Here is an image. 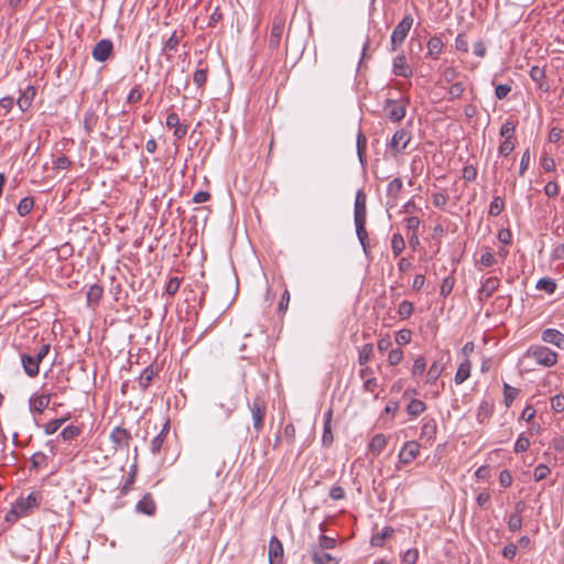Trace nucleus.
I'll use <instances>...</instances> for the list:
<instances>
[{
  "mask_svg": "<svg viewBox=\"0 0 564 564\" xmlns=\"http://www.w3.org/2000/svg\"><path fill=\"white\" fill-rule=\"evenodd\" d=\"M42 495L39 491H32L26 497H20L7 512L6 521L13 523L18 519L29 516L34 509L40 507Z\"/></svg>",
  "mask_w": 564,
  "mask_h": 564,
  "instance_id": "nucleus-1",
  "label": "nucleus"
},
{
  "mask_svg": "<svg viewBox=\"0 0 564 564\" xmlns=\"http://www.w3.org/2000/svg\"><path fill=\"white\" fill-rule=\"evenodd\" d=\"M525 356L532 358L538 365L550 368L557 364L558 355L551 348L541 345H532L525 352Z\"/></svg>",
  "mask_w": 564,
  "mask_h": 564,
  "instance_id": "nucleus-2",
  "label": "nucleus"
},
{
  "mask_svg": "<svg viewBox=\"0 0 564 564\" xmlns=\"http://www.w3.org/2000/svg\"><path fill=\"white\" fill-rule=\"evenodd\" d=\"M286 23V14L279 12L274 15L271 23V30L268 41V47L271 51H278L284 34Z\"/></svg>",
  "mask_w": 564,
  "mask_h": 564,
  "instance_id": "nucleus-3",
  "label": "nucleus"
},
{
  "mask_svg": "<svg viewBox=\"0 0 564 564\" xmlns=\"http://www.w3.org/2000/svg\"><path fill=\"white\" fill-rule=\"evenodd\" d=\"M253 421V430L260 433L264 425V416L267 413V401L260 395H256L248 404Z\"/></svg>",
  "mask_w": 564,
  "mask_h": 564,
  "instance_id": "nucleus-4",
  "label": "nucleus"
},
{
  "mask_svg": "<svg viewBox=\"0 0 564 564\" xmlns=\"http://www.w3.org/2000/svg\"><path fill=\"white\" fill-rule=\"evenodd\" d=\"M406 104L404 99H387L383 106V112L387 119L392 122L401 121L406 113Z\"/></svg>",
  "mask_w": 564,
  "mask_h": 564,
  "instance_id": "nucleus-5",
  "label": "nucleus"
},
{
  "mask_svg": "<svg viewBox=\"0 0 564 564\" xmlns=\"http://www.w3.org/2000/svg\"><path fill=\"white\" fill-rule=\"evenodd\" d=\"M413 24V18L411 14H405L403 19L398 23L391 34V50L395 51L408 36Z\"/></svg>",
  "mask_w": 564,
  "mask_h": 564,
  "instance_id": "nucleus-6",
  "label": "nucleus"
},
{
  "mask_svg": "<svg viewBox=\"0 0 564 564\" xmlns=\"http://www.w3.org/2000/svg\"><path fill=\"white\" fill-rule=\"evenodd\" d=\"M113 53V44L108 39L98 41L91 51V56L97 62H106Z\"/></svg>",
  "mask_w": 564,
  "mask_h": 564,
  "instance_id": "nucleus-7",
  "label": "nucleus"
},
{
  "mask_svg": "<svg viewBox=\"0 0 564 564\" xmlns=\"http://www.w3.org/2000/svg\"><path fill=\"white\" fill-rule=\"evenodd\" d=\"M411 140L410 133L404 129H399L394 132L392 135L391 142H390V151L397 155L401 151L405 150L409 142Z\"/></svg>",
  "mask_w": 564,
  "mask_h": 564,
  "instance_id": "nucleus-8",
  "label": "nucleus"
},
{
  "mask_svg": "<svg viewBox=\"0 0 564 564\" xmlns=\"http://www.w3.org/2000/svg\"><path fill=\"white\" fill-rule=\"evenodd\" d=\"M268 555H269L270 564H282L283 563V555H284L283 544L275 535H273L270 539Z\"/></svg>",
  "mask_w": 564,
  "mask_h": 564,
  "instance_id": "nucleus-9",
  "label": "nucleus"
},
{
  "mask_svg": "<svg viewBox=\"0 0 564 564\" xmlns=\"http://www.w3.org/2000/svg\"><path fill=\"white\" fill-rule=\"evenodd\" d=\"M420 453V444L415 441H408L399 453V459L403 464L413 462Z\"/></svg>",
  "mask_w": 564,
  "mask_h": 564,
  "instance_id": "nucleus-10",
  "label": "nucleus"
},
{
  "mask_svg": "<svg viewBox=\"0 0 564 564\" xmlns=\"http://www.w3.org/2000/svg\"><path fill=\"white\" fill-rule=\"evenodd\" d=\"M392 73L395 76L404 78H409L413 75V69L403 54H400L393 58Z\"/></svg>",
  "mask_w": 564,
  "mask_h": 564,
  "instance_id": "nucleus-11",
  "label": "nucleus"
},
{
  "mask_svg": "<svg viewBox=\"0 0 564 564\" xmlns=\"http://www.w3.org/2000/svg\"><path fill=\"white\" fill-rule=\"evenodd\" d=\"M500 286V280L496 276L487 278L478 291L480 302L488 300Z\"/></svg>",
  "mask_w": 564,
  "mask_h": 564,
  "instance_id": "nucleus-12",
  "label": "nucleus"
},
{
  "mask_svg": "<svg viewBox=\"0 0 564 564\" xmlns=\"http://www.w3.org/2000/svg\"><path fill=\"white\" fill-rule=\"evenodd\" d=\"M541 338L544 343L552 344L564 350V334L555 328H546L542 332Z\"/></svg>",
  "mask_w": 564,
  "mask_h": 564,
  "instance_id": "nucleus-13",
  "label": "nucleus"
},
{
  "mask_svg": "<svg viewBox=\"0 0 564 564\" xmlns=\"http://www.w3.org/2000/svg\"><path fill=\"white\" fill-rule=\"evenodd\" d=\"M21 362H22V367L24 369V372L29 377L34 378V377H36L39 375L41 361H37L35 356H31V355H28V354H22L21 355Z\"/></svg>",
  "mask_w": 564,
  "mask_h": 564,
  "instance_id": "nucleus-14",
  "label": "nucleus"
},
{
  "mask_svg": "<svg viewBox=\"0 0 564 564\" xmlns=\"http://www.w3.org/2000/svg\"><path fill=\"white\" fill-rule=\"evenodd\" d=\"M159 370L154 365L148 366L138 378L139 389L145 391L152 383L153 379L158 376Z\"/></svg>",
  "mask_w": 564,
  "mask_h": 564,
  "instance_id": "nucleus-15",
  "label": "nucleus"
},
{
  "mask_svg": "<svg viewBox=\"0 0 564 564\" xmlns=\"http://www.w3.org/2000/svg\"><path fill=\"white\" fill-rule=\"evenodd\" d=\"M170 429H171L170 421L166 420L165 423L163 424L160 433L151 441L152 454H154V455L160 454V452L163 448V444L166 440V436L170 433Z\"/></svg>",
  "mask_w": 564,
  "mask_h": 564,
  "instance_id": "nucleus-16",
  "label": "nucleus"
},
{
  "mask_svg": "<svg viewBox=\"0 0 564 564\" xmlns=\"http://www.w3.org/2000/svg\"><path fill=\"white\" fill-rule=\"evenodd\" d=\"M529 75L531 79L536 84L538 89L547 93L550 90V85L545 80V70L539 66L531 67Z\"/></svg>",
  "mask_w": 564,
  "mask_h": 564,
  "instance_id": "nucleus-17",
  "label": "nucleus"
},
{
  "mask_svg": "<svg viewBox=\"0 0 564 564\" xmlns=\"http://www.w3.org/2000/svg\"><path fill=\"white\" fill-rule=\"evenodd\" d=\"M367 196L362 189H359L356 194L355 198V210L354 218L355 220L366 219L367 217Z\"/></svg>",
  "mask_w": 564,
  "mask_h": 564,
  "instance_id": "nucleus-18",
  "label": "nucleus"
},
{
  "mask_svg": "<svg viewBox=\"0 0 564 564\" xmlns=\"http://www.w3.org/2000/svg\"><path fill=\"white\" fill-rule=\"evenodd\" d=\"M135 509L140 513H144L147 516H154L156 511V503L151 494H145L141 500L135 506Z\"/></svg>",
  "mask_w": 564,
  "mask_h": 564,
  "instance_id": "nucleus-19",
  "label": "nucleus"
},
{
  "mask_svg": "<svg viewBox=\"0 0 564 564\" xmlns=\"http://www.w3.org/2000/svg\"><path fill=\"white\" fill-rule=\"evenodd\" d=\"M332 419H333V409L329 408L325 413L324 429L322 435V443L324 446H330L334 442V435L332 432Z\"/></svg>",
  "mask_w": 564,
  "mask_h": 564,
  "instance_id": "nucleus-20",
  "label": "nucleus"
},
{
  "mask_svg": "<svg viewBox=\"0 0 564 564\" xmlns=\"http://www.w3.org/2000/svg\"><path fill=\"white\" fill-rule=\"evenodd\" d=\"M311 558L314 564H338V560L325 551L312 546Z\"/></svg>",
  "mask_w": 564,
  "mask_h": 564,
  "instance_id": "nucleus-21",
  "label": "nucleus"
},
{
  "mask_svg": "<svg viewBox=\"0 0 564 564\" xmlns=\"http://www.w3.org/2000/svg\"><path fill=\"white\" fill-rule=\"evenodd\" d=\"M110 438L116 447L128 446L129 441L131 440V434L128 430L118 426L111 432Z\"/></svg>",
  "mask_w": 564,
  "mask_h": 564,
  "instance_id": "nucleus-22",
  "label": "nucleus"
},
{
  "mask_svg": "<svg viewBox=\"0 0 564 564\" xmlns=\"http://www.w3.org/2000/svg\"><path fill=\"white\" fill-rule=\"evenodd\" d=\"M36 95V89L33 86H28L18 99V106L22 111H26Z\"/></svg>",
  "mask_w": 564,
  "mask_h": 564,
  "instance_id": "nucleus-23",
  "label": "nucleus"
},
{
  "mask_svg": "<svg viewBox=\"0 0 564 564\" xmlns=\"http://www.w3.org/2000/svg\"><path fill=\"white\" fill-rule=\"evenodd\" d=\"M437 423L435 419H427L424 421L420 437L426 441H433L436 437Z\"/></svg>",
  "mask_w": 564,
  "mask_h": 564,
  "instance_id": "nucleus-24",
  "label": "nucleus"
},
{
  "mask_svg": "<svg viewBox=\"0 0 564 564\" xmlns=\"http://www.w3.org/2000/svg\"><path fill=\"white\" fill-rule=\"evenodd\" d=\"M394 529L392 527H384L380 532L375 533L370 539V544L376 547H381L384 541L392 536Z\"/></svg>",
  "mask_w": 564,
  "mask_h": 564,
  "instance_id": "nucleus-25",
  "label": "nucleus"
},
{
  "mask_svg": "<svg viewBox=\"0 0 564 564\" xmlns=\"http://www.w3.org/2000/svg\"><path fill=\"white\" fill-rule=\"evenodd\" d=\"M387 446V438L383 434H376L369 443V453L373 456L380 455V453Z\"/></svg>",
  "mask_w": 564,
  "mask_h": 564,
  "instance_id": "nucleus-26",
  "label": "nucleus"
},
{
  "mask_svg": "<svg viewBox=\"0 0 564 564\" xmlns=\"http://www.w3.org/2000/svg\"><path fill=\"white\" fill-rule=\"evenodd\" d=\"M104 294V288L100 284H93L87 291V304L88 306H96L99 304Z\"/></svg>",
  "mask_w": 564,
  "mask_h": 564,
  "instance_id": "nucleus-27",
  "label": "nucleus"
},
{
  "mask_svg": "<svg viewBox=\"0 0 564 564\" xmlns=\"http://www.w3.org/2000/svg\"><path fill=\"white\" fill-rule=\"evenodd\" d=\"M182 36H178L176 31H174L171 36L164 42L162 52L166 56L167 59L172 58L171 52H176L177 46L181 42Z\"/></svg>",
  "mask_w": 564,
  "mask_h": 564,
  "instance_id": "nucleus-28",
  "label": "nucleus"
},
{
  "mask_svg": "<svg viewBox=\"0 0 564 564\" xmlns=\"http://www.w3.org/2000/svg\"><path fill=\"white\" fill-rule=\"evenodd\" d=\"M355 226H356V234H357L358 240L360 241L365 253H367L369 243H368V234L366 230V219L355 220Z\"/></svg>",
  "mask_w": 564,
  "mask_h": 564,
  "instance_id": "nucleus-29",
  "label": "nucleus"
},
{
  "mask_svg": "<svg viewBox=\"0 0 564 564\" xmlns=\"http://www.w3.org/2000/svg\"><path fill=\"white\" fill-rule=\"evenodd\" d=\"M443 50V42L438 36H432L427 42V56L437 59Z\"/></svg>",
  "mask_w": 564,
  "mask_h": 564,
  "instance_id": "nucleus-30",
  "label": "nucleus"
},
{
  "mask_svg": "<svg viewBox=\"0 0 564 564\" xmlns=\"http://www.w3.org/2000/svg\"><path fill=\"white\" fill-rule=\"evenodd\" d=\"M470 370L471 362L468 359H465L463 362H460L454 378L456 384H462L465 382L470 376Z\"/></svg>",
  "mask_w": 564,
  "mask_h": 564,
  "instance_id": "nucleus-31",
  "label": "nucleus"
},
{
  "mask_svg": "<svg viewBox=\"0 0 564 564\" xmlns=\"http://www.w3.org/2000/svg\"><path fill=\"white\" fill-rule=\"evenodd\" d=\"M444 370V365H442L438 361H434L426 373V380L425 382L429 384L435 383L437 379L441 377L442 372Z\"/></svg>",
  "mask_w": 564,
  "mask_h": 564,
  "instance_id": "nucleus-32",
  "label": "nucleus"
},
{
  "mask_svg": "<svg viewBox=\"0 0 564 564\" xmlns=\"http://www.w3.org/2000/svg\"><path fill=\"white\" fill-rule=\"evenodd\" d=\"M425 410H426V404L422 400H419V399H412L406 406V412L412 417L419 416Z\"/></svg>",
  "mask_w": 564,
  "mask_h": 564,
  "instance_id": "nucleus-33",
  "label": "nucleus"
},
{
  "mask_svg": "<svg viewBox=\"0 0 564 564\" xmlns=\"http://www.w3.org/2000/svg\"><path fill=\"white\" fill-rule=\"evenodd\" d=\"M50 401L51 394H41L31 400V408L33 411L42 413L45 409H47Z\"/></svg>",
  "mask_w": 564,
  "mask_h": 564,
  "instance_id": "nucleus-34",
  "label": "nucleus"
},
{
  "mask_svg": "<svg viewBox=\"0 0 564 564\" xmlns=\"http://www.w3.org/2000/svg\"><path fill=\"white\" fill-rule=\"evenodd\" d=\"M98 116L93 109H88L84 115V128L88 134H90L98 122Z\"/></svg>",
  "mask_w": 564,
  "mask_h": 564,
  "instance_id": "nucleus-35",
  "label": "nucleus"
},
{
  "mask_svg": "<svg viewBox=\"0 0 564 564\" xmlns=\"http://www.w3.org/2000/svg\"><path fill=\"white\" fill-rule=\"evenodd\" d=\"M403 187V183L401 178L395 177L393 178L387 187V196L390 197L393 202L398 199L399 193L401 192Z\"/></svg>",
  "mask_w": 564,
  "mask_h": 564,
  "instance_id": "nucleus-36",
  "label": "nucleus"
},
{
  "mask_svg": "<svg viewBox=\"0 0 564 564\" xmlns=\"http://www.w3.org/2000/svg\"><path fill=\"white\" fill-rule=\"evenodd\" d=\"M520 390L511 387L508 383H503V402L507 408H510L514 399L519 395Z\"/></svg>",
  "mask_w": 564,
  "mask_h": 564,
  "instance_id": "nucleus-37",
  "label": "nucleus"
},
{
  "mask_svg": "<svg viewBox=\"0 0 564 564\" xmlns=\"http://www.w3.org/2000/svg\"><path fill=\"white\" fill-rule=\"evenodd\" d=\"M405 248V241L401 234L397 232L392 235L391 238V249L394 257L401 254V252Z\"/></svg>",
  "mask_w": 564,
  "mask_h": 564,
  "instance_id": "nucleus-38",
  "label": "nucleus"
},
{
  "mask_svg": "<svg viewBox=\"0 0 564 564\" xmlns=\"http://www.w3.org/2000/svg\"><path fill=\"white\" fill-rule=\"evenodd\" d=\"M34 206V199L31 196L23 197L17 207V212L20 216L24 217L32 210Z\"/></svg>",
  "mask_w": 564,
  "mask_h": 564,
  "instance_id": "nucleus-39",
  "label": "nucleus"
},
{
  "mask_svg": "<svg viewBox=\"0 0 564 564\" xmlns=\"http://www.w3.org/2000/svg\"><path fill=\"white\" fill-rule=\"evenodd\" d=\"M373 354V345L365 344L358 352V364L365 366L372 357Z\"/></svg>",
  "mask_w": 564,
  "mask_h": 564,
  "instance_id": "nucleus-40",
  "label": "nucleus"
},
{
  "mask_svg": "<svg viewBox=\"0 0 564 564\" xmlns=\"http://www.w3.org/2000/svg\"><path fill=\"white\" fill-rule=\"evenodd\" d=\"M535 288L545 291L547 294H553L556 290V283L551 278H542L536 282Z\"/></svg>",
  "mask_w": 564,
  "mask_h": 564,
  "instance_id": "nucleus-41",
  "label": "nucleus"
},
{
  "mask_svg": "<svg viewBox=\"0 0 564 564\" xmlns=\"http://www.w3.org/2000/svg\"><path fill=\"white\" fill-rule=\"evenodd\" d=\"M454 285H455V278L453 274H449L448 276L444 278L442 281V284H441V291H440L441 295L443 297L448 296L452 293Z\"/></svg>",
  "mask_w": 564,
  "mask_h": 564,
  "instance_id": "nucleus-42",
  "label": "nucleus"
},
{
  "mask_svg": "<svg viewBox=\"0 0 564 564\" xmlns=\"http://www.w3.org/2000/svg\"><path fill=\"white\" fill-rule=\"evenodd\" d=\"M499 133L505 140H512L516 134V124L509 120L506 121L501 126Z\"/></svg>",
  "mask_w": 564,
  "mask_h": 564,
  "instance_id": "nucleus-43",
  "label": "nucleus"
},
{
  "mask_svg": "<svg viewBox=\"0 0 564 564\" xmlns=\"http://www.w3.org/2000/svg\"><path fill=\"white\" fill-rule=\"evenodd\" d=\"M413 310L412 302L404 300L399 304L398 314L401 319H406L412 315Z\"/></svg>",
  "mask_w": 564,
  "mask_h": 564,
  "instance_id": "nucleus-44",
  "label": "nucleus"
},
{
  "mask_svg": "<svg viewBox=\"0 0 564 564\" xmlns=\"http://www.w3.org/2000/svg\"><path fill=\"white\" fill-rule=\"evenodd\" d=\"M505 208V202L500 196L494 197L489 206V215L498 216Z\"/></svg>",
  "mask_w": 564,
  "mask_h": 564,
  "instance_id": "nucleus-45",
  "label": "nucleus"
},
{
  "mask_svg": "<svg viewBox=\"0 0 564 564\" xmlns=\"http://www.w3.org/2000/svg\"><path fill=\"white\" fill-rule=\"evenodd\" d=\"M318 550L325 551L336 546V540L334 538L321 534L318 538V545H315Z\"/></svg>",
  "mask_w": 564,
  "mask_h": 564,
  "instance_id": "nucleus-46",
  "label": "nucleus"
},
{
  "mask_svg": "<svg viewBox=\"0 0 564 564\" xmlns=\"http://www.w3.org/2000/svg\"><path fill=\"white\" fill-rule=\"evenodd\" d=\"M80 434V429L76 425L66 426L59 434L64 441H70Z\"/></svg>",
  "mask_w": 564,
  "mask_h": 564,
  "instance_id": "nucleus-47",
  "label": "nucleus"
},
{
  "mask_svg": "<svg viewBox=\"0 0 564 564\" xmlns=\"http://www.w3.org/2000/svg\"><path fill=\"white\" fill-rule=\"evenodd\" d=\"M367 150V138L364 133L359 132L357 134V154L359 156L360 162L364 161V156L366 155Z\"/></svg>",
  "mask_w": 564,
  "mask_h": 564,
  "instance_id": "nucleus-48",
  "label": "nucleus"
},
{
  "mask_svg": "<svg viewBox=\"0 0 564 564\" xmlns=\"http://www.w3.org/2000/svg\"><path fill=\"white\" fill-rule=\"evenodd\" d=\"M30 462H31V467L32 468L39 469V468H41V467L46 465L47 456L44 453H42V452H37V453L32 455Z\"/></svg>",
  "mask_w": 564,
  "mask_h": 564,
  "instance_id": "nucleus-49",
  "label": "nucleus"
},
{
  "mask_svg": "<svg viewBox=\"0 0 564 564\" xmlns=\"http://www.w3.org/2000/svg\"><path fill=\"white\" fill-rule=\"evenodd\" d=\"M426 369V361H425V358L422 357V356H419L415 360H414V364H413V367H412V370H411V373L413 377H416V376H421L424 373Z\"/></svg>",
  "mask_w": 564,
  "mask_h": 564,
  "instance_id": "nucleus-50",
  "label": "nucleus"
},
{
  "mask_svg": "<svg viewBox=\"0 0 564 564\" xmlns=\"http://www.w3.org/2000/svg\"><path fill=\"white\" fill-rule=\"evenodd\" d=\"M551 473V469L545 464H539L533 471V477L535 481H541L545 479Z\"/></svg>",
  "mask_w": 564,
  "mask_h": 564,
  "instance_id": "nucleus-51",
  "label": "nucleus"
},
{
  "mask_svg": "<svg viewBox=\"0 0 564 564\" xmlns=\"http://www.w3.org/2000/svg\"><path fill=\"white\" fill-rule=\"evenodd\" d=\"M66 419H55L44 425V433L47 435L54 434L64 423Z\"/></svg>",
  "mask_w": 564,
  "mask_h": 564,
  "instance_id": "nucleus-52",
  "label": "nucleus"
},
{
  "mask_svg": "<svg viewBox=\"0 0 564 564\" xmlns=\"http://www.w3.org/2000/svg\"><path fill=\"white\" fill-rule=\"evenodd\" d=\"M180 285H181L180 278H177V276L171 278L167 281L166 286H165L166 294H169L170 296H174L177 293Z\"/></svg>",
  "mask_w": 564,
  "mask_h": 564,
  "instance_id": "nucleus-53",
  "label": "nucleus"
},
{
  "mask_svg": "<svg viewBox=\"0 0 564 564\" xmlns=\"http://www.w3.org/2000/svg\"><path fill=\"white\" fill-rule=\"evenodd\" d=\"M134 481H135V466H133V468L129 473L124 484L120 488L121 496H126L130 491V489H131L132 485L134 484Z\"/></svg>",
  "mask_w": 564,
  "mask_h": 564,
  "instance_id": "nucleus-54",
  "label": "nucleus"
},
{
  "mask_svg": "<svg viewBox=\"0 0 564 564\" xmlns=\"http://www.w3.org/2000/svg\"><path fill=\"white\" fill-rule=\"evenodd\" d=\"M529 446H530V440L527 436H524L523 434H520L516 441L513 451H514V453H523L529 448Z\"/></svg>",
  "mask_w": 564,
  "mask_h": 564,
  "instance_id": "nucleus-55",
  "label": "nucleus"
},
{
  "mask_svg": "<svg viewBox=\"0 0 564 564\" xmlns=\"http://www.w3.org/2000/svg\"><path fill=\"white\" fill-rule=\"evenodd\" d=\"M207 68H199L196 69L193 75V80L196 84L197 87H203L207 82Z\"/></svg>",
  "mask_w": 564,
  "mask_h": 564,
  "instance_id": "nucleus-56",
  "label": "nucleus"
},
{
  "mask_svg": "<svg viewBox=\"0 0 564 564\" xmlns=\"http://www.w3.org/2000/svg\"><path fill=\"white\" fill-rule=\"evenodd\" d=\"M295 426L292 423H289L285 425L283 431V437L284 441L288 443V445H293L295 442Z\"/></svg>",
  "mask_w": 564,
  "mask_h": 564,
  "instance_id": "nucleus-57",
  "label": "nucleus"
},
{
  "mask_svg": "<svg viewBox=\"0 0 564 564\" xmlns=\"http://www.w3.org/2000/svg\"><path fill=\"white\" fill-rule=\"evenodd\" d=\"M412 332L410 329H401L395 334V343L398 345H406L411 341Z\"/></svg>",
  "mask_w": 564,
  "mask_h": 564,
  "instance_id": "nucleus-58",
  "label": "nucleus"
},
{
  "mask_svg": "<svg viewBox=\"0 0 564 564\" xmlns=\"http://www.w3.org/2000/svg\"><path fill=\"white\" fill-rule=\"evenodd\" d=\"M403 359V351L399 348L397 349H391L389 351V355H388V362L391 365V366H397L399 365Z\"/></svg>",
  "mask_w": 564,
  "mask_h": 564,
  "instance_id": "nucleus-59",
  "label": "nucleus"
},
{
  "mask_svg": "<svg viewBox=\"0 0 564 564\" xmlns=\"http://www.w3.org/2000/svg\"><path fill=\"white\" fill-rule=\"evenodd\" d=\"M464 91H465V87H464L463 83H460V82L454 83L448 89L449 98L457 99V98L462 97Z\"/></svg>",
  "mask_w": 564,
  "mask_h": 564,
  "instance_id": "nucleus-60",
  "label": "nucleus"
},
{
  "mask_svg": "<svg viewBox=\"0 0 564 564\" xmlns=\"http://www.w3.org/2000/svg\"><path fill=\"white\" fill-rule=\"evenodd\" d=\"M512 86L511 84H499L495 88V95L497 99H505L509 93L511 91Z\"/></svg>",
  "mask_w": 564,
  "mask_h": 564,
  "instance_id": "nucleus-61",
  "label": "nucleus"
},
{
  "mask_svg": "<svg viewBox=\"0 0 564 564\" xmlns=\"http://www.w3.org/2000/svg\"><path fill=\"white\" fill-rule=\"evenodd\" d=\"M522 527V519L519 514H511L508 519V528L511 532H517Z\"/></svg>",
  "mask_w": 564,
  "mask_h": 564,
  "instance_id": "nucleus-62",
  "label": "nucleus"
},
{
  "mask_svg": "<svg viewBox=\"0 0 564 564\" xmlns=\"http://www.w3.org/2000/svg\"><path fill=\"white\" fill-rule=\"evenodd\" d=\"M551 408L555 412H563L564 411V395L563 394H556L551 399Z\"/></svg>",
  "mask_w": 564,
  "mask_h": 564,
  "instance_id": "nucleus-63",
  "label": "nucleus"
},
{
  "mask_svg": "<svg viewBox=\"0 0 564 564\" xmlns=\"http://www.w3.org/2000/svg\"><path fill=\"white\" fill-rule=\"evenodd\" d=\"M514 150V143L512 140H503L498 149V152L502 156H508Z\"/></svg>",
  "mask_w": 564,
  "mask_h": 564,
  "instance_id": "nucleus-64",
  "label": "nucleus"
}]
</instances>
